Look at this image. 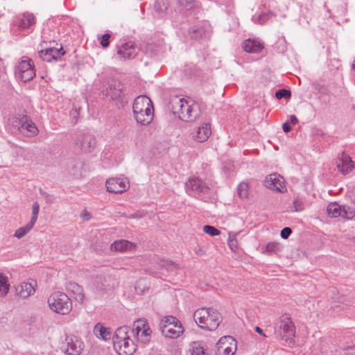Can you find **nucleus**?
<instances>
[{"mask_svg": "<svg viewBox=\"0 0 355 355\" xmlns=\"http://www.w3.org/2000/svg\"><path fill=\"white\" fill-rule=\"evenodd\" d=\"M170 106L173 113L184 121H194L200 114V105L191 99L173 96L170 100Z\"/></svg>", "mask_w": 355, "mask_h": 355, "instance_id": "f257e3e1", "label": "nucleus"}, {"mask_svg": "<svg viewBox=\"0 0 355 355\" xmlns=\"http://www.w3.org/2000/svg\"><path fill=\"white\" fill-rule=\"evenodd\" d=\"M193 319L198 326L205 330L214 331L222 321V316L216 310L202 308L193 313Z\"/></svg>", "mask_w": 355, "mask_h": 355, "instance_id": "f03ea898", "label": "nucleus"}, {"mask_svg": "<svg viewBox=\"0 0 355 355\" xmlns=\"http://www.w3.org/2000/svg\"><path fill=\"white\" fill-rule=\"evenodd\" d=\"M133 114L138 123L149 124L153 119V105L150 99L145 95L137 96L132 105Z\"/></svg>", "mask_w": 355, "mask_h": 355, "instance_id": "7ed1b4c3", "label": "nucleus"}, {"mask_svg": "<svg viewBox=\"0 0 355 355\" xmlns=\"http://www.w3.org/2000/svg\"><path fill=\"white\" fill-rule=\"evenodd\" d=\"M49 306L51 311L60 314H68L72 309V302L68 295L62 292H55L48 299Z\"/></svg>", "mask_w": 355, "mask_h": 355, "instance_id": "20e7f679", "label": "nucleus"}, {"mask_svg": "<svg viewBox=\"0 0 355 355\" xmlns=\"http://www.w3.org/2000/svg\"><path fill=\"white\" fill-rule=\"evenodd\" d=\"M163 336L169 338H177L184 332L181 322L174 316L164 317L159 325Z\"/></svg>", "mask_w": 355, "mask_h": 355, "instance_id": "39448f33", "label": "nucleus"}, {"mask_svg": "<svg viewBox=\"0 0 355 355\" xmlns=\"http://www.w3.org/2000/svg\"><path fill=\"white\" fill-rule=\"evenodd\" d=\"M295 328L289 318L284 317L278 321L275 327V334L277 338L291 342L295 337Z\"/></svg>", "mask_w": 355, "mask_h": 355, "instance_id": "423d86ee", "label": "nucleus"}, {"mask_svg": "<svg viewBox=\"0 0 355 355\" xmlns=\"http://www.w3.org/2000/svg\"><path fill=\"white\" fill-rule=\"evenodd\" d=\"M12 125L14 128H17L19 133L27 137L36 136L39 132V130L35 123L26 115L13 118Z\"/></svg>", "mask_w": 355, "mask_h": 355, "instance_id": "0eeeda50", "label": "nucleus"}, {"mask_svg": "<svg viewBox=\"0 0 355 355\" xmlns=\"http://www.w3.org/2000/svg\"><path fill=\"white\" fill-rule=\"evenodd\" d=\"M15 76L23 82L32 80L35 76L32 60L27 58L19 62L15 67Z\"/></svg>", "mask_w": 355, "mask_h": 355, "instance_id": "6e6552de", "label": "nucleus"}, {"mask_svg": "<svg viewBox=\"0 0 355 355\" xmlns=\"http://www.w3.org/2000/svg\"><path fill=\"white\" fill-rule=\"evenodd\" d=\"M327 212L331 218L340 216L346 219H352L355 216V211L349 206L340 205L336 202H331L327 207Z\"/></svg>", "mask_w": 355, "mask_h": 355, "instance_id": "1a4fd4ad", "label": "nucleus"}, {"mask_svg": "<svg viewBox=\"0 0 355 355\" xmlns=\"http://www.w3.org/2000/svg\"><path fill=\"white\" fill-rule=\"evenodd\" d=\"M186 191L189 195L196 194L198 198L202 195L207 194L209 191V187L207 184L198 178H192L188 180L185 183Z\"/></svg>", "mask_w": 355, "mask_h": 355, "instance_id": "9d476101", "label": "nucleus"}, {"mask_svg": "<svg viewBox=\"0 0 355 355\" xmlns=\"http://www.w3.org/2000/svg\"><path fill=\"white\" fill-rule=\"evenodd\" d=\"M263 183L264 185L270 189L280 193H284L286 191L284 184V179L278 173H272L268 175L266 177Z\"/></svg>", "mask_w": 355, "mask_h": 355, "instance_id": "9b49d317", "label": "nucleus"}, {"mask_svg": "<svg viewBox=\"0 0 355 355\" xmlns=\"http://www.w3.org/2000/svg\"><path fill=\"white\" fill-rule=\"evenodd\" d=\"M218 350L223 355H234L237 349L236 340L230 336H223L216 343Z\"/></svg>", "mask_w": 355, "mask_h": 355, "instance_id": "f8f14e48", "label": "nucleus"}, {"mask_svg": "<svg viewBox=\"0 0 355 355\" xmlns=\"http://www.w3.org/2000/svg\"><path fill=\"white\" fill-rule=\"evenodd\" d=\"M76 145L84 153H90L96 147L95 137L90 133H82L78 136Z\"/></svg>", "mask_w": 355, "mask_h": 355, "instance_id": "ddd939ff", "label": "nucleus"}, {"mask_svg": "<svg viewBox=\"0 0 355 355\" xmlns=\"http://www.w3.org/2000/svg\"><path fill=\"white\" fill-rule=\"evenodd\" d=\"M107 191L113 193H121L128 188V182L123 178H109L105 182Z\"/></svg>", "mask_w": 355, "mask_h": 355, "instance_id": "4468645a", "label": "nucleus"}, {"mask_svg": "<svg viewBox=\"0 0 355 355\" xmlns=\"http://www.w3.org/2000/svg\"><path fill=\"white\" fill-rule=\"evenodd\" d=\"M94 285L98 291H110L116 286V281L110 275H98L94 278Z\"/></svg>", "mask_w": 355, "mask_h": 355, "instance_id": "2eb2a0df", "label": "nucleus"}, {"mask_svg": "<svg viewBox=\"0 0 355 355\" xmlns=\"http://www.w3.org/2000/svg\"><path fill=\"white\" fill-rule=\"evenodd\" d=\"M336 166L343 175L351 172L355 167L354 163L349 155L342 152L338 155Z\"/></svg>", "mask_w": 355, "mask_h": 355, "instance_id": "dca6fc26", "label": "nucleus"}, {"mask_svg": "<svg viewBox=\"0 0 355 355\" xmlns=\"http://www.w3.org/2000/svg\"><path fill=\"white\" fill-rule=\"evenodd\" d=\"M113 345L119 355H132L136 351L135 345L130 338L123 341H114Z\"/></svg>", "mask_w": 355, "mask_h": 355, "instance_id": "f3484780", "label": "nucleus"}, {"mask_svg": "<svg viewBox=\"0 0 355 355\" xmlns=\"http://www.w3.org/2000/svg\"><path fill=\"white\" fill-rule=\"evenodd\" d=\"M136 55V46L132 42H125L117 46V55L121 59H132Z\"/></svg>", "mask_w": 355, "mask_h": 355, "instance_id": "a211bd4d", "label": "nucleus"}, {"mask_svg": "<svg viewBox=\"0 0 355 355\" xmlns=\"http://www.w3.org/2000/svg\"><path fill=\"white\" fill-rule=\"evenodd\" d=\"M67 348L66 353L69 355H79L83 349V343L76 336H67L66 338Z\"/></svg>", "mask_w": 355, "mask_h": 355, "instance_id": "6ab92c4d", "label": "nucleus"}, {"mask_svg": "<svg viewBox=\"0 0 355 355\" xmlns=\"http://www.w3.org/2000/svg\"><path fill=\"white\" fill-rule=\"evenodd\" d=\"M188 36L190 37L191 40H199L208 38L210 34L207 28L202 24H198L188 30Z\"/></svg>", "mask_w": 355, "mask_h": 355, "instance_id": "aec40b11", "label": "nucleus"}, {"mask_svg": "<svg viewBox=\"0 0 355 355\" xmlns=\"http://www.w3.org/2000/svg\"><path fill=\"white\" fill-rule=\"evenodd\" d=\"M132 333L136 332L137 336H144L146 340H148L151 335V330L145 320H138L134 322Z\"/></svg>", "mask_w": 355, "mask_h": 355, "instance_id": "412c9836", "label": "nucleus"}, {"mask_svg": "<svg viewBox=\"0 0 355 355\" xmlns=\"http://www.w3.org/2000/svg\"><path fill=\"white\" fill-rule=\"evenodd\" d=\"M211 135L210 123H203L193 132V138L198 142H204L209 139Z\"/></svg>", "mask_w": 355, "mask_h": 355, "instance_id": "4be33fe9", "label": "nucleus"}, {"mask_svg": "<svg viewBox=\"0 0 355 355\" xmlns=\"http://www.w3.org/2000/svg\"><path fill=\"white\" fill-rule=\"evenodd\" d=\"M107 96L110 97L114 101L123 102L124 95L122 92V86L119 83H114L110 85L106 89Z\"/></svg>", "mask_w": 355, "mask_h": 355, "instance_id": "5701e85b", "label": "nucleus"}, {"mask_svg": "<svg viewBox=\"0 0 355 355\" xmlns=\"http://www.w3.org/2000/svg\"><path fill=\"white\" fill-rule=\"evenodd\" d=\"M36 19L33 13L24 12L18 17L17 26L20 30L29 29L35 25Z\"/></svg>", "mask_w": 355, "mask_h": 355, "instance_id": "b1692460", "label": "nucleus"}, {"mask_svg": "<svg viewBox=\"0 0 355 355\" xmlns=\"http://www.w3.org/2000/svg\"><path fill=\"white\" fill-rule=\"evenodd\" d=\"M94 334L99 339L108 340L112 338V332L110 328L105 327L101 323H97L94 327Z\"/></svg>", "mask_w": 355, "mask_h": 355, "instance_id": "393cba45", "label": "nucleus"}, {"mask_svg": "<svg viewBox=\"0 0 355 355\" xmlns=\"http://www.w3.org/2000/svg\"><path fill=\"white\" fill-rule=\"evenodd\" d=\"M243 49L248 53H257L263 49V45L258 40L248 39L244 42Z\"/></svg>", "mask_w": 355, "mask_h": 355, "instance_id": "a878e982", "label": "nucleus"}, {"mask_svg": "<svg viewBox=\"0 0 355 355\" xmlns=\"http://www.w3.org/2000/svg\"><path fill=\"white\" fill-rule=\"evenodd\" d=\"M67 289L72 294L73 297L78 302L83 303L85 300L83 288L75 282H70L67 286Z\"/></svg>", "mask_w": 355, "mask_h": 355, "instance_id": "bb28decb", "label": "nucleus"}, {"mask_svg": "<svg viewBox=\"0 0 355 355\" xmlns=\"http://www.w3.org/2000/svg\"><path fill=\"white\" fill-rule=\"evenodd\" d=\"M16 291L20 297L26 298L34 293L35 288L32 284L23 282L17 287Z\"/></svg>", "mask_w": 355, "mask_h": 355, "instance_id": "cd10ccee", "label": "nucleus"}, {"mask_svg": "<svg viewBox=\"0 0 355 355\" xmlns=\"http://www.w3.org/2000/svg\"><path fill=\"white\" fill-rule=\"evenodd\" d=\"M187 355H210L200 342L191 343Z\"/></svg>", "mask_w": 355, "mask_h": 355, "instance_id": "c85d7f7f", "label": "nucleus"}, {"mask_svg": "<svg viewBox=\"0 0 355 355\" xmlns=\"http://www.w3.org/2000/svg\"><path fill=\"white\" fill-rule=\"evenodd\" d=\"M130 329L127 326H123L117 328L114 334H112L113 343L114 341H123L128 338H130L128 333Z\"/></svg>", "mask_w": 355, "mask_h": 355, "instance_id": "c756f323", "label": "nucleus"}, {"mask_svg": "<svg viewBox=\"0 0 355 355\" xmlns=\"http://www.w3.org/2000/svg\"><path fill=\"white\" fill-rule=\"evenodd\" d=\"M134 247L133 244L127 240L116 241L111 245L112 250L119 252L130 250Z\"/></svg>", "mask_w": 355, "mask_h": 355, "instance_id": "7c9ffc66", "label": "nucleus"}, {"mask_svg": "<svg viewBox=\"0 0 355 355\" xmlns=\"http://www.w3.org/2000/svg\"><path fill=\"white\" fill-rule=\"evenodd\" d=\"M343 338L345 340V349H355V329L346 331Z\"/></svg>", "mask_w": 355, "mask_h": 355, "instance_id": "2f4dec72", "label": "nucleus"}, {"mask_svg": "<svg viewBox=\"0 0 355 355\" xmlns=\"http://www.w3.org/2000/svg\"><path fill=\"white\" fill-rule=\"evenodd\" d=\"M281 245L277 242H270L261 248V252L267 255H271L280 251Z\"/></svg>", "mask_w": 355, "mask_h": 355, "instance_id": "473e14b6", "label": "nucleus"}, {"mask_svg": "<svg viewBox=\"0 0 355 355\" xmlns=\"http://www.w3.org/2000/svg\"><path fill=\"white\" fill-rule=\"evenodd\" d=\"M162 49L161 42L157 44L155 42L148 43L146 47V53L150 54V55H157Z\"/></svg>", "mask_w": 355, "mask_h": 355, "instance_id": "72a5a7b5", "label": "nucleus"}, {"mask_svg": "<svg viewBox=\"0 0 355 355\" xmlns=\"http://www.w3.org/2000/svg\"><path fill=\"white\" fill-rule=\"evenodd\" d=\"M237 194L241 199L248 198L249 196V184L248 182H242L237 187Z\"/></svg>", "mask_w": 355, "mask_h": 355, "instance_id": "f704fd0d", "label": "nucleus"}, {"mask_svg": "<svg viewBox=\"0 0 355 355\" xmlns=\"http://www.w3.org/2000/svg\"><path fill=\"white\" fill-rule=\"evenodd\" d=\"M178 6L184 10H190L198 6L196 0H178Z\"/></svg>", "mask_w": 355, "mask_h": 355, "instance_id": "c9c22d12", "label": "nucleus"}, {"mask_svg": "<svg viewBox=\"0 0 355 355\" xmlns=\"http://www.w3.org/2000/svg\"><path fill=\"white\" fill-rule=\"evenodd\" d=\"M34 225L32 223H28L24 227L17 229L14 236L17 239H21L24 236L33 228Z\"/></svg>", "mask_w": 355, "mask_h": 355, "instance_id": "e433bc0d", "label": "nucleus"}, {"mask_svg": "<svg viewBox=\"0 0 355 355\" xmlns=\"http://www.w3.org/2000/svg\"><path fill=\"white\" fill-rule=\"evenodd\" d=\"M168 0H156L154 8L155 10L159 13H163L168 9Z\"/></svg>", "mask_w": 355, "mask_h": 355, "instance_id": "4c0bfd02", "label": "nucleus"}, {"mask_svg": "<svg viewBox=\"0 0 355 355\" xmlns=\"http://www.w3.org/2000/svg\"><path fill=\"white\" fill-rule=\"evenodd\" d=\"M10 285L6 277L0 274V296L6 295L9 290Z\"/></svg>", "mask_w": 355, "mask_h": 355, "instance_id": "58836bf2", "label": "nucleus"}, {"mask_svg": "<svg viewBox=\"0 0 355 355\" xmlns=\"http://www.w3.org/2000/svg\"><path fill=\"white\" fill-rule=\"evenodd\" d=\"M50 52L51 53V57L52 60H58V59L60 58L62 55H64L65 54V51L63 50L62 47H60V49L51 47Z\"/></svg>", "mask_w": 355, "mask_h": 355, "instance_id": "ea45409f", "label": "nucleus"}, {"mask_svg": "<svg viewBox=\"0 0 355 355\" xmlns=\"http://www.w3.org/2000/svg\"><path fill=\"white\" fill-rule=\"evenodd\" d=\"M291 96V92L290 90H288L286 89H281L276 92L275 93V97L277 99H282V98H290Z\"/></svg>", "mask_w": 355, "mask_h": 355, "instance_id": "a19ab883", "label": "nucleus"}, {"mask_svg": "<svg viewBox=\"0 0 355 355\" xmlns=\"http://www.w3.org/2000/svg\"><path fill=\"white\" fill-rule=\"evenodd\" d=\"M51 48H47L45 50H41L38 52L40 57L46 62H51L52 60L51 53L50 52Z\"/></svg>", "mask_w": 355, "mask_h": 355, "instance_id": "79ce46f5", "label": "nucleus"}, {"mask_svg": "<svg viewBox=\"0 0 355 355\" xmlns=\"http://www.w3.org/2000/svg\"><path fill=\"white\" fill-rule=\"evenodd\" d=\"M203 230L205 233L212 236L219 235L220 233L217 228L209 225H205L203 227Z\"/></svg>", "mask_w": 355, "mask_h": 355, "instance_id": "37998d69", "label": "nucleus"}, {"mask_svg": "<svg viewBox=\"0 0 355 355\" xmlns=\"http://www.w3.org/2000/svg\"><path fill=\"white\" fill-rule=\"evenodd\" d=\"M159 267L166 270H172L176 268L175 263L168 260H161Z\"/></svg>", "mask_w": 355, "mask_h": 355, "instance_id": "c03bdc74", "label": "nucleus"}, {"mask_svg": "<svg viewBox=\"0 0 355 355\" xmlns=\"http://www.w3.org/2000/svg\"><path fill=\"white\" fill-rule=\"evenodd\" d=\"M32 209H33L32 217H31V219L29 223H32L34 225L37 220L38 213H39V209H40L39 205L37 202L33 203Z\"/></svg>", "mask_w": 355, "mask_h": 355, "instance_id": "a18cd8bd", "label": "nucleus"}, {"mask_svg": "<svg viewBox=\"0 0 355 355\" xmlns=\"http://www.w3.org/2000/svg\"><path fill=\"white\" fill-rule=\"evenodd\" d=\"M304 203L302 200H300L298 199H295L293 202V207L291 211H301L304 210Z\"/></svg>", "mask_w": 355, "mask_h": 355, "instance_id": "49530a36", "label": "nucleus"}, {"mask_svg": "<svg viewBox=\"0 0 355 355\" xmlns=\"http://www.w3.org/2000/svg\"><path fill=\"white\" fill-rule=\"evenodd\" d=\"M110 37L111 35L109 33H105L102 35L100 44L103 48L105 49L109 46Z\"/></svg>", "mask_w": 355, "mask_h": 355, "instance_id": "de8ad7c7", "label": "nucleus"}, {"mask_svg": "<svg viewBox=\"0 0 355 355\" xmlns=\"http://www.w3.org/2000/svg\"><path fill=\"white\" fill-rule=\"evenodd\" d=\"M272 16L274 15L272 12L263 13L259 16L258 21L260 24H263Z\"/></svg>", "mask_w": 355, "mask_h": 355, "instance_id": "09e8293b", "label": "nucleus"}, {"mask_svg": "<svg viewBox=\"0 0 355 355\" xmlns=\"http://www.w3.org/2000/svg\"><path fill=\"white\" fill-rule=\"evenodd\" d=\"M292 234V230L290 227H284L281 230L280 236L282 239H288Z\"/></svg>", "mask_w": 355, "mask_h": 355, "instance_id": "8fccbe9b", "label": "nucleus"}, {"mask_svg": "<svg viewBox=\"0 0 355 355\" xmlns=\"http://www.w3.org/2000/svg\"><path fill=\"white\" fill-rule=\"evenodd\" d=\"M71 166V168H68L69 173L75 175L77 173V168H78V163H76L75 161H71L69 164V167Z\"/></svg>", "mask_w": 355, "mask_h": 355, "instance_id": "3c124183", "label": "nucleus"}, {"mask_svg": "<svg viewBox=\"0 0 355 355\" xmlns=\"http://www.w3.org/2000/svg\"><path fill=\"white\" fill-rule=\"evenodd\" d=\"M283 130L285 132H289L291 130V127L289 122H285L282 125Z\"/></svg>", "mask_w": 355, "mask_h": 355, "instance_id": "603ef678", "label": "nucleus"}, {"mask_svg": "<svg viewBox=\"0 0 355 355\" xmlns=\"http://www.w3.org/2000/svg\"><path fill=\"white\" fill-rule=\"evenodd\" d=\"M298 122V119L295 115H291L290 117V123L296 124Z\"/></svg>", "mask_w": 355, "mask_h": 355, "instance_id": "864d4df0", "label": "nucleus"}, {"mask_svg": "<svg viewBox=\"0 0 355 355\" xmlns=\"http://www.w3.org/2000/svg\"><path fill=\"white\" fill-rule=\"evenodd\" d=\"M254 329L255 331L257 332L259 334L266 337V336L263 334V330L259 327H256Z\"/></svg>", "mask_w": 355, "mask_h": 355, "instance_id": "5fc2aeb1", "label": "nucleus"}, {"mask_svg": "<svg viewBox=\"0 0 355 355\" xmlns=\"http://www.w3.org/2000/svg\"><path fill=\"white\" fill-rule=\"evenodd\" d=\"M236 241L230 240L229 242V245L232 250H233V247L236 245Z\"/></svg>", "mask_w": 355, "mask_h": 355, "instance_id": "6e6d98bb", "label": "nucleus"}, {"mask_svg": "<svg viewBox=\"0 0 355 355\" xmlns=\"http://www.w3.org/2000/svg\"><path fill=\"white\" fill-rule=\"evenodd\" d=\"M141 217V216L139 214H131L130 216H128L129 218H139Z\"/></svg>", "mask_w": 355, "mask_h": 355, "instance_id": "4d7b16f0", "label": "nucleus"}, {"mask_svg": "<svg viewBox=\"0 0 355 355\" xmlns=\"http://www.w3.org/2000/svg\"><path fill=\"white\" fill-rule=\"evenodd\" d=\"M204 253H205V252H204V250H203L202 248H199V249L196 251V254H197L198 255H200V256H201V255L204 254Z\"/></svg>", "mask_w": 355, "mask_h": 355, "instance_id": "13d9d810", "label": "nucleus"}, {"mask_svg": "<svg viewBox=\"0 0 355 355\" xmlns=\"http://www.w3.org/2000/svg\"><path fill=\"white\" fill-rule=\"evenodd\" d=\"M351 201L354 206V207L353 209H354V210H355V193L352 196H351Z\"/></svg>", "mask_w": 355, "mask_h": 355, "instance_id": "bf43d9fd", "label": "nucleus"}, {"mask_svg": "<svg viewBox=\"0 0 355 355\" xmlns=\"http://www.w3.org/2000/svg\"><path fill=\"white\" fill-rule=\"evenodd\" d=\"M344 10H345V8H344V7H343V8H342V9H341V10H337V12H344Z\"/></svg>", "mask_w": 355, "mask_h": 355, "instance_id": "052dcab7", "label": "nucleus"}]
</instances>
